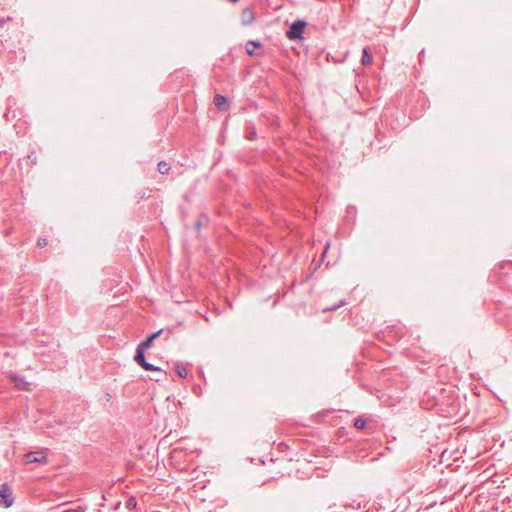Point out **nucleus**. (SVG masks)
Here are the masks:
<instances>
[{
  "label": "nucleus",
  "instance_id": "nucleus-14",
  "mask_svg": "<svg viewBox=\"0 0 512 512\" xmlns=\"http://www.w3.org/2000/svg\"><path fill=\"white\" fill-rule=\"evenodd\" d=\"M365 426H366V419H364L363 417H358L357 419H355V421H354L355 428L363 429V428H365Z\"/></svg>",
  "mask_w": 512,
  "mask_h": 512
},
{
  "label": "nucleus",
  "instance_id": "nucleus-3",
  "mask_svg": "<svg viewBox=\"0 0 512 512\" xmlns=\"http://www.w3.org/2000/svg\"><path fill=\"white\" fill-rule=\"evenodd\" d=\"M23 460L25 464L41 463L46 464L48 462L47 455L44 451H32L24 455Z\"/></svg>",
  "mask_w": 512,
  "mask_h": 512
},
{
  "label": "nucleus",
  "instance_id": "nucleus-20",
  "mask_svg": "<svg viewBox=\"0 0 512 512\" xmlns=\"http://www.w3.org/2000/svg\"><path fill=\"white\" fill-rule=\"evenodd\" d=\"M327 250H328V245H326V247L324 248V250H323V252H322V254L320 256L321 257L326 256Z\"/></svg>",
  "mask_w": 512,
  "mask_h": 512
},
{
  "label": "nucleus",
  "instance_id": "nucleus-13",
  "mask_svg": "<svg viewBox=\"0 0 512 512\" xmlns=\"http://www.w3.org/2000/svg\"><path fill=\"white\" fill-rule=\"evenodd\" d=\"M176 372H177V375L181 378H185L188 375V371L183 365H177Z\"/></svg>",
  "mask_w": 512,
  "mask_h": 512
},
{
  "label": "nucleus",
  "instance_id": "nucleus-6",
  "mask_svg": "<svg viewBox=\"0 0 512 512\" xmlns=\"http://www.w3.org/2000/svg\"><path fill=\"white\" fill-rule=\"evenodd\" d=\"M227 101H228V99L221 94H216L213 98V103L216 106V108L219 110L225 109V107L227 105Z\"/></svg>",
  "mask_w": 512,
  "mask_h": 512
},
{
  "label": "nucleus",
  "instance_id": "nucleus-17",
  "mask_svg": "<svg viewBox=\"0 0 512 512\" xmlns=\"http://www.w3.org/2000/svg\"><path fill=\"white\" fill-rule=\"evenodd\" d=\"M48 244V241L46 238H39L37 241V246L42 248L45 247Z\"/></svg>",
  "mask_w": 512,
  "mask_h": 512
},
{
  "label": "nucleus",
  "instance_id": "nucleus-21",
  "mask_svg": "<svg viewBox=\"0 0 512 512\" xmlns=\"http://www.w3.org/2000/svg\"><path fill=\"white\" fill-rule=\"evenodd\" d=\"M255 137H256V132L252 131L251 132V136L249 137V139L253 140V139H255Z\"/></svg>",
  "mask_w": 512,
  "mask_h": 512
},
{
  "label": "nucleus",
  "instance_id": "nucleus-11",
  "mask_svg": "<svg viewBox=\"0 0 512 512\" xmlns=\"http://www.w3.org/2000/svg\"><path fill=\"white\" fill-rule=\"evenodd\" d=\"M142 368L146 371H155V372H158L159 374H163V375H166V373L164 371H162L159 367L149 363V362H146Z\"/></svg>",
  "mask_w": 512,
  "mask_h": 512
},
{
  "label": "nucleus",
  "instance_id": "nucleus-9",
  "mask_svg": "<svg viewBox=\"0 0 512 512\" xmlns=\"http://www.w3.org/2000/svg\"><path fill=\"white\" fill-rule=\"evenodd\" d=\"M373 58L371 53L369 52L368 48L363 49L362 58H361V64L364 66H368L372 64Z\"/></svg>",
  "mask_w": 512,
  "mask_h": 512
},
{
  "label": "nucleus",
  "instance_id": "nucleus-5",
  "mask_svg": "<svg viewBox=\"0 0 512 512\" xmlns=\"http://www.w3.org/2000/svg\"><path fill=\"white\" fill-rule=\"evenodd\" d=\"M162 333H163V329H160V330L150 334L144 341L140 342L138 344V346H140L141 348H144V349H148L151 346L152 342L157 337H159Z\"/></svg>",
  "mask_w": 512,
  "mask_h": 512
},
{
  "label": "nucleus",
  "instance_id": "nucleus-15",
  "mask_svg": "<svg viewBox=\"0 0 512 512\" xmlns=\"http://www.w3.org/2000/svg\"><path fill=\"white\" fill-rule=\"evenodd\" d=\"M27 158L29 159L32 165H35L37 163V156L35 151H32L30 154H28Z\"/></svg>",
  "mask_w": 512,
  "mask_h": 512
},
{
  "label": "nucleus",
  "instance_id": "nucleus-7",
  "mask_svg": "<svg viewBox=\"0 0 512 512\" xmlns=\"http://www.w3.org/2000/svg\"><path fill=\"white\" fill-rule=\"evenodd\" d=\"M254 21V13L250 8H245L242 11V24L249 25Z\"/></svg>",
  "mask_w": 512,
  "mask_h": 512
},
{
  "label": "nucleus",
  "instance_id": "nucleus-4",
  "mask_svg": "<svg viewBox=\"0 0 512 512\" xmlns=\"http://www.w3.org/2000/svg\"><path fill=\"white\" fill-rule=\"evenodd\" d=\"M11 380L14 383L15 387H17L18 389H21L24 391H29L31 389L30 388L31 384L29 382H27L25 380V378L22 376H12Z\"/></svg>",
  "mask_w": 512,
  "mask_h": 512
},
{
  "label": "nucleus",
  "instance_id": "nucleus-19",
  "mask_svg": "<svg viewBox=\"0 0 512 512\" xmlns=\"http://www.w3.org/2000/svg\"><path fill=\"white\" fill-rule=\"evenodd\" d=\"M246 52H247V54H249V55H253L252 48H248V45L246 46Z\"/></svg>",
  "mask_w": 512,
  "mask_h": 512
},
{
  "label": "nucleus",
  "instance_id": "nucleus-1",
  "mask_svg": "<svg viewBox=\"0 0 512 512\" xmlns=\"http://www.w3.org/2000/svg\"><path fill=\"white\" fill-rule=\"evenodd\" d=\"M307 23L304 20L294 21L286 31V37L289 40L302 39V34Z\"/></svg>",
  "mask_w": 512,
  "mask_h": 512
},
{
  "label": "nucleus",
  "instance_id": "nucleus-22",
  "mask_svg": "<svg viewBox=\"0 0 512 512\" xmlns=\"http://www.w3.org/2000/svg\"><path fill=\"white\" fill-rule=\"evenodd\" d=\"M154 380H155V381H160V380H161V378H159V377H155V378H154Z\"/></svg>",
  "mask_w": 512,
  "mask_h": 512
},
{
  "label": "nucleus",
  "instance_id": "nucleus-10",
  "mask_svg": "<svg viewBox=\"0 0 512 512\" xmlns=\"http://www.w3.org/2000/svg\"><path fill=\"white\" fill-rule=\"evenodd\" d=\"M157 169L160 174H167L170 170V165L166 161H160L157 164Z\"/></svg>",
  "mask_w": 512,
  "mask_h": 512
},
{
  "label": "nucleus",
  "instance_id": "nucleus-8",
  "mask_svg": "<svg viewBox=\"0 0 512 512\" xmlns=\"http://www.w3.org/2000/svg\"><path fill=\"white\" fill-rule=\"evenodd\" d=\"M145 350L146 349L141 348L140 346H137L136 353L134 356L135 362L141 367L147 362L145 359V355H144Z\"/></svg>",
  "mask_w": 512,
  "mask_h": 512
},
{
  "label": "nucleus",
  "instance_id": "nucleus-12",
  "mask_svg": "<svg viewBox=\"0 0 512 512\" xmlns=\"http://www.w3.org/2000/svg\"><path fill=\"white\" fill-rule=\"evenodd\" d=\"M324 259L325 258H319L317 261H315V258L313 259V261L311 263L312 270H311L310 276H312L317 271V269L322 265Z\"/></svg>",
  "mask_w": 512,
  "mask_h": 512
},
{
  "label": "nucleus",
  "instance_id": "nucleus-23",
  "mask_svg": "<svg viewBox=\"0 0 512 512\" xmlns=\"http://www.w3.org/2000/svg\"><path fill=\"white\" fill-rule=\"evenodd\" d=\"M229 2H232V3H235L237 2L238 0H228Z\"/></svg>",
  "mask_w": 512,
  "mask_h": 512
},
{
  "label": "nucleus",
  "instance_id": "nucleus-18",
  "mask_svg": "<svg viewBox=\"0 0 512 512\" xmlns=\"http://www.w3.org/2000/svg\"><path fill=\"white\" fill-rule=\"evenodd\" d=\"M247 45H253L255 47H260L261 44L258 41H249Z\"/></svg>",
  "mask_w": 512,
  "mask_h": 512
},
{
  "label": "nucleus",
  "instance_id": "nucleus-16",
  "mask_svg": "<svg viewBox=\"0 0 512 512\" xmlns=\"http://www.w3.org/2000/svg\"><path fill=\"white\" fill-rule=\"evenodd\" d=\"M345 304H346L345 300H341L339 304L334 305L330 308H325L324 311H334V310L338 309L339 307L344 306Z\"/></svg>",
  "mask_w": 512,
  "mask_h": 512
},
{
  "label": "nucleus",
  "instance_id": "nucleus-2",
  "mask_svg": "<svg viewBox=\"0 0 512 512\" xmlns=\"http://www.w3.org/2000/svg\"><path fill=\"white\" fill-rule=\"evenodd\" d=\"M14 503L12 489L7 484L0 485V506L8 508Z\"/></svg>",
  "mask_w": 512,
  "mask_h": 512
}]
</instances>
